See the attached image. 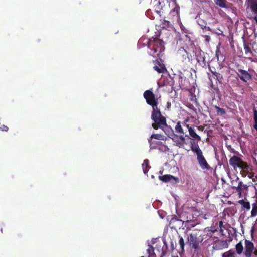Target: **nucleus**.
I'll list each match as a JSON object with an SVG mask.
<instances>
[{"mask_svg":"<svg viewBox=\"0 0 257 257\" xmlns=\"http://www.w3.org/2000/svg\"><path fill=\"white\" fill-rule=\"evenodd\" d=\"M227 147H228V149L229 150H230L232 152H233L235 153L236 152V151H235V150L231 147V145L227 146Z\"/></svg>","mask_w":257,"mask_h":257,"instance_id":"46","label":"nucleus"},{"mask_svg":"<svg viewBox=\"0 0 257 257\" xmlns=\"http://www.w3.org/2000/svg\"><path fill=\"white\" fill-rule=\"evenodd\" d=\"M170 14L174 16L175 15L176 16V17L177 18V23H178L180 29L184 33L186 34L185 35V36L186 37V35H188V36H189L190 38H191L192 39V38L190 35H188L189 34V30H188L187 29H186L185 27L183 26V25L182 24V23L181 21V20L180 19V18L179 17L178 8H175L173 10H172Z\"/></svg>","mask_w":257,"mask_h":257,"instance_id":"13","label":"nucleus"},{"mask_svg":"<svg viewBox=\"0 0 257 257\" xmlns=\"http://www.w3.org/2000/svg\"><path fill=\"white\" fill-rule=\"evenodd\" d=\"M179 221L181 222V220L178 219L177 217L175 216H172L170 219V223H174L175 222Z\"/></svg>","mask_w":257,"mask_h":257,"instance_id":"41","label":"nucleus"},{"mask_svg":"<svg viewBox=\"0 0 257 257\" xmlns=\"http://www.w3.org/2000/svg\"><path fill=\"white\" fill-rule=\"evenodd\" d=\"M147 252L148 254V257H154L155 253L153 246L149 245L148 248L147 249Z\"/></svg>","mask_w":257,"mask_h":257,"instance_id":"33","label":"nucleus"},{"mask_svg":"<svg viewBox=\"0 0 257 257\" xmlns=\"http://www.w3.org/2000/svg\"><path fill=\"white\" fill-rule=\"evenodd\" d=\"M154 69L159 73H163L166 71V69L164 64L161 63L159 61H156L154 66L153 67Z\"/></svg>","mask_w":257,"mask_h":257,"instance_id":"20","label":"nucleus"},{"mask_svg":"<svg viewBox=\"0 0 257 257\" xmlns=\"http://www.w3.org/2000/svg\"><path fill=\"white\" fill-rule=\"evenodd\" d=\"M156 4L154 6L155 7V11L158 14L159 16L162 15V9L163 7L164 6V3L163 2L161 1L160 0H155Z\"/></svg>","mask_w":257,"mask_h":257,"instance_id":"18","label":"nucleus"},{"mask_svg":"<svg viewBox=\"0 0 257 257\" xmlns=\"http://www.w3.org/2000/svg\"><path fill=\"white\" fill-rule=\"evenodd\" d=\"M188 241L190 247L194 249L195 251L199 249V241L196 234H190L188 236Z\"/></svg>","mask_w":257,"mask_h":257,"instance_id":"11","label":"nucleus"},{"mask_svg":"<svg viewBox=\"0 0 257 257\" xmlns=\"http://www.w3.org/2000/svg\"><path fill=\"white\" fill-rule=\"evenodd\" d=\"M213 74L214 76H215V77L216 78V79L218 81H219L220 80H221L222 78V76L219 73L215 72H213Z\"/></svg>","mask_w":257,"mask_h":257,"instance_id":"39","label":"nucleus"},{"mask_svg":"<svg viewBox=\"0 0 257 257\" xmlns=\"http://www.w3.org/2000/svg\"><path fill=\"white\" fill-rule=\"evenodd\" d=\"M150 139H157L158 140V141L159 140H163V136H162L161 135L159 134H153L151 135V136L150 137Z\"/></svg>","mask_w":257,"mask_h":257,"instance_id":"36","label":"nucleus"},{"mask_svg":"<svg viewBox=\"0 0 257 257\" xmlns=\"http://www.w3.org/2000/svg\"><path fill=\"white\" fill-rule=\"evenodd\" d=\"M149 160L145 159V160H144V161L142 165L143 172H144V174H145V175L147 174V172H148V170H149V169L150 168V166H149Z\"/></svg>","mask_w":257,"mask_h":257,"instance_id":"24","label":"nucleus"},{"mask_svg":"<svg viewBox=\"0 0 257 257\" xmlns=\"http://www.w3.org/2000/svg\"><path fill=\"white\" fill-rule=\"evenodd\" d=\"M151 177H152V178H154V175H152V176H151Z\"/></svg>","mask_w":257,"mask_h":257,"instance_id":"56","label":"nucleus"},{"mask_svg":"<svg viewBox=\"0 0 257 257\" xmlns=\"http://www.w3.org/2000/svg\"><path fill=\"white\" fill-rule=\"evenodd\" d=\"M226 229L225 225H223L222 221H220L219 222H217L213 223V225L209 228V230L212 232L214 234L218 232V230H219L220 233L222 235H226V233L224 232V230Z\"/></svg>","mask_w":257,"mask_h":257,"instance_id":"10","label":"nucleus"},{"mask_svg":"<svg viewBox=\"0 0 257 257\" xmlns=\"http://www.w3.org/2000/svg\"><path fill=\"white\" fill-rule=\"evenodd\" d=\"M175 131L180 134H184L183 130L181 125L180 123L179 122L177 123L175 127Z\"/></svg>","mask_w":257,"mask_h":257,"instance_id":"34","label":"nucleus"},{"mask_svg":"<svg viewBox=\"0 0 257 257\" xmlns=\"http://www.w3.org/2000/svg\"><path fill=\"white\" fill-rule=\"evenodd\" d=\"M159 128L162 129L168 137L173 140H175L177 138V136L174 134L173 130L170 126L167 125L166 123L163 126L160 127Z\"/></svg>","mask_w":257,"mask_h":257,"instance_id":"14","label":"nucleus"},{"mask_svg":"<svg viewBox=\"0 0 257 257\" xmlns=\"http://www.w3.org/2000/svg\"><path fill=\"white\" fill-rule=\"evenodd\" d=\"M194 50V59H196L198 63L202 67H206L207 65V62L206 61L205 56L206 54L196 46L195 50Z\"/></svg>","mask_w":257,"mask_h":257,"instance_id":"8","label":"nucleus"},{"mask_svg":"<svg viewBox=\"0 0 257 257\" xmlns=\"http://www.w3.org/2000/svg\"><path fill=\"white\" fill-rule=\"evenodd\" d=\"M159 178L164 182H170L172 183H177L179 182L178 178L174 177L171 175L159 176Z\"/></svg>","mask_w":257,"mask_h":257,"instance_id":"15","label":"nucleus"},{"mask_svg":"<svg viewBox=\"0 0 257 257\" xmlns=\"http://www.w3.org/2000/svg\"><path fill=\"white\" fill-rule=\"evenodd\" d=\"M195 19L197 24L200 26L201 29H204L207 28L208 30H210V28L209 27H207V22L200 18V14L198 13L197 15L195 17Z\"/></svg>","mask_w":257,"mask_h":257,"instance_id":"19","label":"nucleus"},{"mask_svg":"<svg viewBox=\"0 0 257 257\" xmlns=\"http://www.w3.org/2000/svg\"><path fill=\"white\" fill-rule=\"evenodd\" d=\"M203 37L205 38V41L206 43H209L211 40L210 37L208 35H204Z\"/></svg>","mask_w":257,"mask_h":257,"instance_id":"44","label":"nucleus"},{"mask_svg":"<svg viewBox=\"0 0 257 257\" xmlns=\"http://www.w3.org/2000/svg\"><path fill=\"white\" fill-rule=\"evenodd\" d=\"M254 122H257V110L255 107L253 108Z\"/></svg>","mask_w":257,"mask_h":257,"instance_id":"40","label":"nucleus"},{"mask_svg":"<svg viewBox=\"0 0 257 257\" xmlns=\"http://www.w3.org/2000/svg\"><path fill=\"white\" fill-rule=\"evenodd\" d=\"M214 108H215L217 113H220L222 115L226 114V111L224 108H220L216 105L214 106Z\"/></svg>","mask_w":257,"mask_h":257,"instance_id":"35","label":"nucleus"},{"mask_svg":"<svg viewBox=\"0 0 257 257\" xmlns=\"http://www.w3.org/2000/svg\"><path fill=\"white\" fill-rule=\"evenodd\" d=\"M142 257H143V256H142Z\"/></svg>","mask_w":257,"mask_h":257,"instance_id":"57","label":"nucleus"},{"mask_svg":"<svg viewBox=\"0 0 257 257\" xmlns=\"http://www.w3.org/2000/svg\"><path fill=\"white\" fill-rule=\"evenodd\" d=\"M233 188H235L236 191L240 197L241 196L242 190L244 189H247L248 186L246 184H244L242 182L239 181L237 186L233 187Z\"/></svg>","mask_w":257,"mask_h":257,"instance_id":"22","label":"nucleus"},{"mask_svg":"<svg viewBox=\"0 0 257 257\" xmlns=\"http://www.w3.org/2000/svg\"><path fill=\"white\" fill-rule=\"evenodd\" d=\"M248 170H242L241 172V174L243 177H245L247 176Z\"/></svg>","mask_w":257,"mask_h":257,"instance_id":"43","label":"nucleus"},{"mask_svg":"<svg viewBox=\"0 0 257 257\" xmlns=\"http://www.w3.org/2000/svg\"><path fill=\"white\" fill-rule=\"evenodd\" d=\"M242 160L240 157L234 155L230 159L229 164L234 169H235L238 167H240L239 164H240Z\"/></svg>","mask_w":257,"mask_h":257,"instance_id":"17","label":"nucleus"},{"mask_svg":"<svg viewBox=\"0 0 257 257\" xmlns=\"http://www.w3.org/2000/svg\"><path fill=\"white\" fill-rule=\"evenodd\" d=\"M253 229H254V227H253L252 228V229H251V231H252L253 230Z\"/></svg>","mask_w":257,"mask_h":257,"instance_id":"53","label":"nucleus"},{"mask_svg":"<svg viewBox=\"0 0 257 257\" xmlns=\"http://www.w3.org/2000/svg\"><path fill=\"white\" fill-rule=\"evenodd\" d=\"M151 119L154 122L152 127L155 130L163 126L166 124V118L161 114L160 110L158 107L152 109Z\"/></svg>","mask_w":257,"mask_h":257,"instance_id":"5","label":"nucleus"},{"mask_svg":"<svg viewBox=\"0 0 257 257\" xmlns=\"http://www.w3.org/2000/svg\"><path fill=\"white\" fill-rule=\"evenodd\" d=\"M186 47H180L177 51L179 56L182 57L183 61L187 60L192 63L194 60V50H195V45L194 40L188 35H186L185 40Z\"/></svg>","mask_w":257,"mask_h":257,"instance_id":"1","label":"nucleus"},{"mask_svg":"<svg viewBox=\"0 0 257 257\" xmlns=\"http://www.w3.org/2000/svg\"><path fill=\"white\" fill-rule=\"evenodd\" d=\"M157 84L159 88L166 87L168 91H172L174 85V80L169 75L162 76L158 81Z\"/></svg>","mask_w":257,"mask_h":257,"instance_id":"7","label":"nucleus"},{"mask_svg":"<svg viewBox=\"0 0 257 257\" xmlns=\"http://www.w3.org/2000/svg\"><path fill=\"white\" fill-rule=\"evenodd\" d=\"M247 177L249 178V179H251L253 181H254L255 179H254V177H255V175H254V173H252V172H248V174H247Z\"/></svg>","mask_w":257,"mask_h":257,"instance_id":"42","label":"nucleus"},{"mask_svg":"<svg viewBox=\"0 0 257 257\" xmlns=\"http://www.w3.org/2000/svg\"><path fill=\"white\" fill-rule=\"evenodd\" d=\"M179 244L180 248L181 249V253H183L184 252V246H185L184 240L182 236H179Z\"/></svg>","mask_w":257,"mask_h":257,"instance_id":"31","label":"nucleus"},{"mask_svg":"<svg viewBox=\"0 0 257 257\" xmlns=\"http://www.w3.org/2000/svg\"><path fill=\"white\" fill-rule=\"evenodd\" d=\"M190 145L191 151L196 155L197 160L200 167L202 170H209L210 168V166L203 156V152L198 143L194 141H191L190 142Z\"/></svg>","mask_w":257,"mask_h":257,"instance_id":"3","label":"nucleus"},{"mask_svg":"<svg viewBox=\"0 0 257 257\" xmlns=\"http://www.w3.org/2000/svg\"><path fill=\"white\" fill-rule=\"evenodd\" d=\"M172 257H178V256L172 255Z\"/></svg>","mask_w":257,"mask_h":257,"instance_id":"55","label":"nucleus"},{"mask_svg":"<svg viewBox=\"0 0 257 257\" xmlns=\"http://www.w3.org/2000/svg\"><path fill=\"white\" fill-rule=\"evenodd\" d=\"M253 127L257 131V121L254 122Z\"/></svg>","mask_w":257,"mask_h":257,"instance_id":"49","label":"nucleus"},{"mask_svg":"<svg viewBox=\"0 0 257 257\" xmlns=\"http://www.w3.org/2000/svg\"><path fill=\"white\" fill-rule=\"evenodd\" d=\"M187 222L188 223H190V225H191L192 227H194L197 224V223L192 224V222L191 221H189V220H187Z\"/></svg>","mask_w":257,"mask_h":257,"instance_id":"48","label":"nucleus"},{"mask_svg":"<svg viewBox=\"0 0 257 257\" xmlns=\"http://www.w3.org/2000/svg\"><path fill=\"white\" fill-rule=\"evenodd\" d=\"M186 127L188 128V131L190 136L191 137V139L196 140L197 141L201 140V137L196 133L194 128L191 127H189L188 125H186Z\"/></svg>","mask_w":257,"mask_h":257,"instance_id":"23","label":"nucleus"},{"mask_svg":"<svg viewBox=\"0 0 257 257\" xmlns=\"http://www.w3.org/2000/svg\"><path fill=\"white\" fill-rule=\"evenodd\" d=\"M238 180H239V178H237V179H236V181H238Z\"/></svg>","mask_w":257,"mask_h":257,"instance_id":"54","label":"nucleus"},{"mask_svg":"<svg viewBox=\"0 0 257 257\" xmlns=\"http://www.w3.org/2000/svg\"><path fill=\"white\" fill-rule=\"evenodd\" d=\"M145 39H144L143 40H142V39H140L139 40V42H138V43L140 44L142 42V41H144Z\"/></svg>","mask_w":257,"mask_h":257,"instance_id":"51","label":"nucleus"},{"mask_svg":"<svg viewBox=\"0 0 257 257\" xmlns=\"http://www.w3.org/2000/svg\"><path fill=\"white\" fill-rule=\"evenodd\" d=\"M216 56L217 57V60H219V56H218V52L217 51L216 53Z\"/></svg>","mask_w":257,"mask_h":257,"instance_id":"50","label":"nucleus"},{"mask_svg":"<svg viewBox=\"0 0 257 257\" xmlns=\"http://www.w3.org/2000/svg\"><path fill=\"white\" fill-rule=\"evenodd\" d=\"M244 251L243 252V246L241 241L238 243L235 246L236 253L238 255L243 253L245 257H251L254 249L253 243L247 239L244 242Z\"/></svg>","mask_w":257,"mask_h":257,"instance_id":"4","label":"nucleus"},{"mask_svg":"<svg viewBox=\"0 0 257 257\" xmlns=\"http://www.w3.org/2000/svg\"><path fill=\"white\" fill-rule=\"evenodd\" d=\"M0 130L2 131L7 132L8 130V127L6 125H3L0 126Z\"/></svg>","mask_w":257,"mask_h":257,"instance_id":"45","label":"nucleus"},{"mask_svg":"<svg viewBox=\"0 0 257 257\" xmlns=\"http://www.w3.org/2000/svg\"><path fill=\"white\" fill-rule=\"evenodd\" d=\"M144 97L147 103L152 106V109L157 107V100L155 98V95L150 90H147L144 93Z\"/></svg>","mask_w":257,"mask_h":257,"instance_id":"9","label":"nucleus"},{"mask_svg":"<svg viewBox=\"0 0 257 257\" xmlns=\"http://www.w3.org/2000/svg\"><path fill=\"white\" fill-rule=\"evenodd\" d=\"M238 202L242 206V207L246 209L247 210L250 209V204L249 202L244 201V200H240Z\"/></svg>","mask_w":257,"mask_h":257,"instance_id":"26","label":"nucleus"},{"mask_svg":"<svg viewBox=\"0 0 257 257\" xmlns=\"http://www.w3.org/2000/svg\"><path fill=\"white\" fill-rule=\"evenodd\" d=\"M171 243H172V250L174 249V247H173V242H171Z\"/></svg>","mask_w":257,"mask_h":257,"instance_id":"52","label":"nucleus"},{"mask_svg":"<svg viewBox=\"0 0 257 257\" xmlns=\"http://www.w3.org/2000/svg\"><path fill=\"white\" fill-rule=\"evenodd\" d=\"M180 139H181V141H177L176 145L180 148H182L183 147V142L184 141L185 138L181 135L180 136Z\"/></svg>","mask_w":257,"mask_h":257,"instance_id":"38","label":"nucleus"},{"mask_svg":"<svg viewBox=\"0 0 257 257\" xmlns=\"http://www.w3.org/2000/svg\"><path fill=\"white\" fill-rule=\"evenodd\" d=\"M246 3H247L252 13L257 14V0H246Z\"/></svg>","mask_w":257,"mask_h":257,"instance_id":"21","label":"nucleus"},{"mask_svg":"<svg viewBox=\"0 0 257 257\" xmlns=\"http://www.w3.org/2000/svg\"><path fill=\"white\" fill-rule=\"evenodd\" d=\"M215 4L219 6L220 7L222 8H227V6L226 4V0H214Z\"/></svg>","mask_w":257,"mask_h":257,"instance_id":"27","label":"nucleus"},{"mask_svg":"<svg viewBox=\"0 0 257 257\" xmlns=\"http://www.w3.org/2000/svg\"><path fill=\"white\" fill-rule=\"evenodd\" d=\"M149 142L150 143V147L151 149H155L157 148V146L159 145L161 143L160 141H153L151 139H149Z\"/></svg>","mask_w":257,"mask_h":257,"instance_id":"25","label":"nucleus"},{"mask_svg":"<svg viewBox=\"0 0 257 257\" xmlns=\"http://www.w3.org/2000/svg\"><path fill=\"white\" fill-rule=\"evenodd\" d=\"M244 49L246 53L250 51V48L247 46L244 47Z\"/></svg>","mask_w":257,"mask_h":257,"instance_id":"47","label":"nucleus"},{"mask_svg":"<svg viewBox=\"0 0 257 257\" xmlns=\"http://www.w3.org/2000/svg\"><path fill=\"white\" fill-rule=\"evenodd\" d=\"M163 246L162 247V254L164 255L166 253V251H167V250L168 249V245H167V242L164 240H163Z\"/></svg>","mask_w":257,"mask_h":257,"instance_id":"37","label":"nucleus"},{"mask_svg":"<svg viewBox=\"0 0 257 257\" xmlns=\"http://www.w3.org/2000/svg\"><path fill=\"white\" fill-rule=\"evenodd\" d=\"M148 44V47L149 49L148 53L150 55L154 57H159L163 55V52L165 50L164 42L158 38H154L153 40H146L145 42L143 43Z\"/></svg>","mask_w":257,"mask_h":257,"instance_id":"2","label":"nucleus"},{"mask_svg":"<svg viewBox=\"0 0 257 257\" xmlns=\"http://www.w3.org/2000/svg\"><path fill=\"white\" fill-rule=\"evenodd\" d=\"M222 257H235V253L233 250H230L222 254Z\"/></svg>","mask_w":257,"mask_h":257,"instance_id":"29","label":"nucleus"},{"mask_svg":"<svg viewBox=\"0 0 257 257\" xmlns=\"http://www.w3.org/2000/svg\"><path fill=\"white\" fill-rule=\"evenodd\" d=\"M240 167H238L237 168H239L242 170H248L249 169V166L247 165V164L244 162L243 161V160L241 161V162L240 163V164H239Z\"/></svg>","mask_w":257,"mask_h":257,"instance_id":"32","label":"nucleus"},{"mask_svg":"<svg viewBox=\"0 0 257 257\" xmlns=\"http://www.w3.org/2000/svg\"><path fill=\"white\" fill-rule=\"evenodd\" d=\"M203 239L205 240H209V242H216L218 240V237L215 236L212 232L209 230V228H206L204 231V234L203 235Z\"/></svg>","mask_w":257,"mask_h":257,"instance_id":"12","label":"nucleus"},{"mask_svg":"<svg viewBox=\"0 0 257 257\" xmlns=\"http://www.w3.org/2000/svg\"><path fill=\"white\" fill-rule=\"evenodd\" d=\"M171 24H170V22L168 20H166L165 19H163L162 22V26L161 27L163 29L167 30L169 29L170 27H171Z\"/></svg>","mask_w":257,"mask_h":257,"instance_id":"28","label":"nucleus"},{"mask_svg":"<svg viewBox=\"0 0 257 257\" xmlns=\"http://www.w3.org/2000/svg\"><path fill=\"white\" fill-rule=\"evenodd\" d=\"M213 243V248L216 250H221L228 247V244L226 240H219L218 239L217 242Z\"/></svg>","mask_w":257,"mask_h":257,"instance_id":"16","label":"nucleus"},{"mask_svg":"<svg viewBox=\"0 0 257 257\" xmlns=\"http://www.w3.org/2000/svg\"><path fill=\"white\" fill-rule=\"evenodd\" d=\"M236 74L239 79L244 83H247L252 79V72L253 70L248 69V70H244L242 68H238Z\"/></svg>","mask_w":257,"mask_h":257,"instance_id":"6","label":"nucleus"},{"mask_svg":"<svg viewBox=\"0 0 257 257\" xmlns=\"http://www.w3.org/2000/svg\"><path fill=\"white\" fill-rule=\"evenodd\" d=\"M257 215V204L253 203L252 205L250 217H254Z\"/></svg>","mask_w":257,"mask_h":257,"instance_id":"30","label":"nucleus"}]
</instances>
